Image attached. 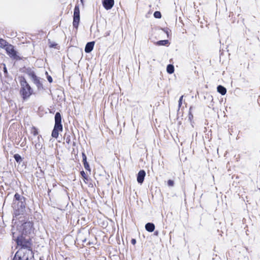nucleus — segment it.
Wrapping results in <instances>:
<instances>
[{
  "label": "nucleus",
  "instance_id": "35",
  "mask_svg": "<svg viewBox=\"0 0 260 260\" xmlns=\"http://www.w3.org/2000/svg\"><path fill=\"white\" fill-rule=\"evenodd\" d=\"M50 46L51 47H54V44H52V45H51Z\"/></svg>",
  "mask_w": 260,
  "mask_h": 260
},
{
  "label": "nucleus",
  "instance_id": "30",
  "mask_svg": "<svg viewBox=\"0 0 260 260\" xmlns=\"http://www.w3.org/2000/svg\"><path fill=\"white\" fill-rule=\"evenodd\" d=\"M163 30L167 35L168 37H169V31L168 30H165V29H163Z\"/></svg>",
  "mask_w": 260,
  "mask_h": 260
},
{
  "label": "nucleus",
  "instance_id": "32",
  "mask_svg": "<svg viewBox=\"0 0 260 260\" xmlns=\"http://www.w3.org/2000/svg\"><path fill=\"white\" fill-rule=\"evenodd\" d=\"M158 231H155L154 232V235H155L157 236V235H158Z\"/></svg>",
  "mask_w": 260,
  "mask_h": 260
},
{
  "label": "nucleus",
  "instance_id": "25",
  "mask_svg": "<svg viewBox=\"0 0 260 260\" xmlns=\"http://www.w3.org/2000/svg\"><path fill=\"white\" fill-rule=\"evenodd\" d=\"M183 96L182 95L180 99H179V104H178V106L180 108L181 106V104H182V100H183Z\"/></svg>",
  "mask_w": 260,
  "mask_h": 260
},
{
  "label": "nucleus",
  "instance_id": "14",
  "mask_svg": "<svg viewBox=\"0 0 260 260\" xmlns=\"http://www.w3.org/2000/svg\"><path fill=\"white\" fill-rule=\"evenodd\" d=\"M217 91L220 93L221 95H225L226 93V88L221 86V85H218L217 88Z\"/></svg>",
  "mask_w": 260,
  "mask_h": 260
},
{
  "label": "nucleus",
  "instance_id": "6",
  "mask_svg": "<svg viewBox=\"0 0 260 260\" xmlns=\"http://www.w3.org/2000/svg\"><path fill=\"white\" fill-rule=\"evenodd\" d=\"M7 54L13 59H20L19 56L17 55V52L15 50L14 46L10 44L5 49Z\"/></svg>",
  "mask_w": 260,
  "mask_h": 260
},
{
  "label": "nucleus",
  "instance_id": "2",
  "mask_svg": "<svg viewBox=\"0 0 260 260\" xmlns=\"http://www.w3.org/2000/svg\"><path fill=\"white\" fill-rule=\"evenodd\" d=\"M25 199L24 197L16 193L13 202V207L15 210V216L22 214L25 208Z\"/></svg>",
  "mask_w": 260,
  "mask_h": 260
},
{
  "label": "nucleus",
  "instance_id": "26",
  "mask_svg": "<svg viewBox=\"0 0 260 260\" xmlns=\"http://www.w3.org/2000/svg\"><path fill=\"white\" fill-rule=\"evenodd\" d=\"M47 79L50 83H51L52 82V79L51 76H48L47 77Z\"/></svg>",
  "mask_w": 260,
  "mask_h": 260
},
{
  "label": "nucleus",
  "instance_id": "22",
  "mask_svg": "<svg viewBox=\"0 0 260 260\" xmlns=\"http://www.w3.org/2000/svg\"><path fill=\"white\" fill-rule=\"evenodd\" d=\"M81 175L82 176V177L85 180H87V176H86L85 173L84 172V171H82L81 172Z\"/></svg>",
  "mask_w": 260,
  "mask_h": 260
},
{
  "label": "nucleus",
  "instance_id": "31",
  "mask_svg": "<svg viewBox=\"0 0 260 260\" xmlns=\"http://www.w3.org/2000/svg\"><path fill=\"white\" fill-rule=\"evenodd\" d=\"M110 31H108L106 33V36H108L110 35Z\"/></svg>",
  "mask_w": 260,
  "mask_h": 260
},
{
  "label": "nucleus",
  "instance_id": "19",
  "mask_svg": "<svg viewBox=\"0 0 260 260\" xmlns=\"http://www.w3.org/2000/svg\"><path fill=\"white\" fill-rule=\"evenodd\" d=\"M31 133L34 135V136H37L38 135V129L35 127V126H32L31 128Z\"/></svg>",
  "mask_w": 260,
  "mask_h": 260
},
{
  "label": "nucleus",
  "instance_id": "21",
  "mask_svg": "<svg viewBox=\"0 0 260 260\" xmlns=\"http://www.w3.org/2000/svg\"><path fill=\"white\" fill-rule=\"evenodd\" d=\"M154 17L156 18H160L161 17V13L159 11H155L154 13Z\"/></svg>",
  "mask_w": 260,
  "mask_h": 260
},
{
  "label": "nucleus",
  "instance_id": "16",
  "mask_svg": "<svg viewBox=\"0 0 260 260\" xmlns=\"http://www.w3.org/2000/svg\"><path fill=\"white\" fill-rule=\"evenodd\" d=\"M38 142H33L34 143H35V147L36 148V149H41L42 148V145L40 143V139H42V137L41 136H38Z\"/></svg>",
  "mask_w": 260,
  "mask_h": 260
},
{
  "label": "nucleus",
  "instance_id": "24",
  "mask_svg": "<svg viewBox=\"0 0 260 260\" xmlns=\"http://www.w3.org/2000/svg\"><path fill=\"white\" fill-rule=\"evenodd\" d=\"M168 184L170 186H173L174 185V181L171 180H169L168 181Z\"/></svg>",
  "mask_w": 260,
  "mask_h": 260
},
{
  "label": "nucleus",
  "instance_id": "23",
  "mask_svg": "<svg viewBox=\"0 0 260 260\" xmlns=\"http://www.w3.org/2000/svg\"><path fill=\"white\" fill-rule=\"evenodd\" d=\"M84 167L86 170H90V167L88 162L84 163Z\"/></svg>",
  "mask_w": 260,
  "mask_h": 260
},
{
  "label": "nucleus",
  "instance_id": "5",
  "mask_svg": "<svg viewBox=\"0 0 260 260\" xmlns=\"http://www.w3.org/2000/svg\"><path fill=\"white\" fill-rule=\"evenodd\" d=\"M62 131V125L61 124V117L59 112H57L55 115V125L52 132V137L57 138L58 136V132Z\"/></svg>",
  "mask_w": 260,
  "mask_h": 260
},
{
  "label": "nucleus",
  "instance_id": "34",
  "mask_svg": "<svg viewBox=\"0 0 260 260\" xmlns=\"http://www.w3.org/2000/svg\"><path fill=\"white\" fill-rule=\"evenodd\" d=\"M80 2L81 3V4H82V5H84V0H80Z\"/></svg>",
  "mask_w": 260,
  "mask_h": 260
},
{
  "label": "nucleus",
  "instance_id": "27",
  "mask_svg": "<svg viewBox=\"0 0 260 260\" xmlns=\"http://www.w3.org/2000/svg\"><path fill=\"white\" fill-rule=\"evenodd\" d=\"M136 243V240L135 239H132L131 240V243L133 245H135Z\"/></svg>",
  "mask_w": 260,
  "mask_h": 260
},
{
  "label": "nucleus",
  "instance_id": "10",
  "mask_svg": "<svg viewBox=\"0 0 260 260\" xmlns=\"http://www.w3.org/2000/svg\"><path fill=\"white\" fill-rule=\"evenodd\" d=\"M25 73L29 77L32 81L38 77L36 75L34 71L30 68H27L25 70Z\"/></svg>",
  "mask_w": 260,
  "mask_h": 260
},
{
  "label": "nucleus",
  "instance_id": "1",
  "mask_svg": "<svg viewBox=\"0 0 260 260\" xmlns=\"http://www.w3.org/2000/svg\"><path fill=\"white\" fill-rule=\"evenodd\" d=\"M33 224L30 221L14 225L12 229L13 239L18 246H31L30 235L33 232Z\"/></svg>",
  "mask_w": 260,
  "mask_h": 260
},
{
  "label": "nucleus",
  "instance_id": "28",
  "mask_svg": "<svg viewBox=\"0 0 260 260\" xmlns=\"http://www.w3.org/2000/svg\"><path fill=\"white\" fill-rule=\"evenodd\" d=\"M4 73L7 74L8 73V72H7V68L5 66V65L4 64Z\"/></svg>",
  "mask_w": 260,
  "mask_h": 260
},
{
  "label": "nucleus",
  "instance_id": "4",
  "mask_svg": "<svg viewBox=\"0 0 260 260\" xmlns=\"http://www.w3.org/2000/svg\"><path fill=\"white\" fill-rule=\"evenodd\" d=\"M21 85L20 94L23 100L27 99L32 93V90L24 77L20 80Z\"/></svg>",
  "mask_w": 260,
  "mask_h": 260
},
{
  "label": "nucleus",
  "instance_id": "33",
  "mask_svg": "<svg viewBox=\"0 0 260 260\" xmlns=\"http://www.w3.org/2000/svg\"><path fill=\"white\" fill-rule=\"evenodd\" d=\"M83 164H84V163L87 162V160H86V159H83Z\"/></svg>",
  "mask_w": 260,
  "mask_h": 260
},
{
  "label": "nucleus",
  "instance_id": "8",
  "mask_svg": "<svg viewBox=\"0 0 260 260\" xmlns=\"http://www.w3.org/2000/svg\"><path fill=\"white\" fill-rule=\"evenodd\" d=\"M114 4V0H104L103 2V6L106 10L111 9L113 7Z\"/></svg>",
  "mask_w": 260,
  "mask_h": 260
},
{
  "label": "nucleus",
  "instance_id": "15",
  "mask_svg": "<svg viewBox=\"0 0 260 260\" xmlns=\"http://www.w3.org/2000/svg\"><path fill=\"white\" fill-rule=\"evenodd\" d=\"M10 44H9L6 40L3 39H0V47L6 49L7 47Z\"/></svg>",
  "mask_w": 260,
  "mask_h": 260
},
{
  "label": "nucleus",
  "instance_id": "13",
  "mask_svg": "<svg viewBox=\"0 0 260 260\" xmlns=\"http://www.w3.org/2000/svg\"><path fill=\"white\" fill-rule=\"evenodd\" d=\"M32 81L34 83V84L36 85L38 89L40 90L43 88V85L42 83L40 82V79L38 77L36 78Z\"/></svg>",
  "mask_w": 260,
  "mask_h": 260
},
{
  "label": "nucleus",
  "instance_id": "17",
  "mask_svg": "<svg viewBox=\"0 0 260 260\" xmlns=\"http://www.w3.org/2000/svg\"><path fill=\"white\" fill-rule=\"evenodd\" d=\"M158 46H166L169 44L168 40H161L156 42L155 43Z\"/></svg>",
  "mask_w": 260,
  "mask_h": 260
},
{
  "label": "nucleus",
  "instance_id": "9",
  "mask_svg": "<svg viewBox=\"0 0 260 260\" xmlns=\"http://www.w3.org/2000/svg\"><path fill=\"white\" fill-rule=\"evenodd\" d=\"M146 175V173L144 170H140L137 175V181L139 183L142 184Z\"/></svg>",
  "mask_w": 260,
  "mask_h": 260
},
{
  "label": "nucleus",
  "instance_id": "7",
  "mask_svg": "<svg viewBox=\"0 0 260 260\" xmlns=\"http://www.w3.org/2000/svg\"><path fill=\"white\" fill-rule=\"evenodd\" d=\"M80 21V9L78 5H76L74 11L73 25L76 28H78Z\"/></svg>",
  "mask_w": 260,
  "mask_h": 260
},
{
  "label": "nucleus",
  "instance_id": "29",
  "mask_svg": "<svg viewBox=\"0 0 260 260\" xmlns=\"http://www.w3.org/2000/svg\"><path fill=\"white\" fill-rule=\"evenodd\" d=\"M82 158H83V159H87L86 156V155L84 153H82Z\"/></svg>",
  "mask_w": 260,
  "mask_h": 260
},
{
  "label": "nucleus",
  "instance_id": "12",
  "mask_svg": "<svg viewBox=\"0 0 260 260\" xmlns=\"http://www.w3.org/2000/svg\"><path fill=\"white\" fill-rule=\"evenodd\" d=\"M145 229L148 232H152L155 229V225L153 223L149 222L146 224Z\"/></svg>",
  "mask_w": 260,
  "mask_h": 260
},
{
  "label": "nucleus",
  "instance_id": "20",
  "mask_svg": "<svg viewBox=\"0 0 260 260\" xmlns=\"http://www.w3.org/2000/svg\"><path fill=\"white\" fill-rule=\"evenodd\" d=\"M14 157L17 162H20L22 160V158L21 156L18 154H15Z\"/></svg>",
  "mask_w": 260,
  "mask_h": 260
},
{
  "label": "nucleus",
  "instance_id": "3",
  "mask_svg": "<svg viewBox=\"0 0 260 260\" xmlns=\"http://www.w3.org/2000/svg\"><path fill=\"white\" fill-rule=\"evenodd\" d=\"M20 246L21 248L15 253L13 260H31L34 257V253L31 246Z\"/></svg>",
  "mask_w": 260,
  "mask_h": 260
},
{
  "label": "nucleus",
  "instance_id": "11",
  "mask_svg": "<svg viewBox=\"0 0 260 260\" xmlns=\"http://www.w3.org/2000/svg\"><path fill=\"white\" fill-rule=\"evenodd\" d=\"M94 42H90L86 44L85 47V52L86 53H90L93 48Z\"/></svg>",
  "mask_w": 260,
  "mask_h": 260
},
{
  "label": "nucleus",
  "instance_id": "18",
  "mask_svg": "<svg viewBox=\"0 0 260 260\" xmlns=\"http://www.w3.org/2000/svg\"><path fill=\"white\" fill-rule=\"evenodd\" d=\"M167 71L169 74H172L174 72V68L172 64H169L167 67Z\"/></svg>",
  "mask_w": 260,
  "mask_h": 260
}]
</instances>
